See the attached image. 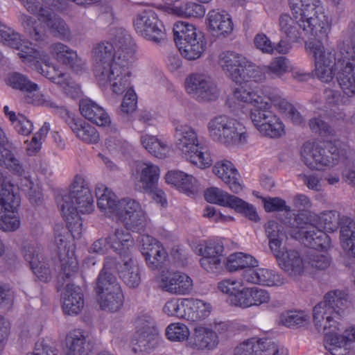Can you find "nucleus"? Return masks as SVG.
<instances>
[{"label": "nucleus", "mask_w": 355, "mask_h": 355, "mask_svg": "<svg viewBox=\"0 0 355 355\" xmlns=\"http://www.w3.org/2000/svg\"><path fill=\"white\" fill-rule=\"evenodd\" d=\"M350 304L349 293L345 290L336 289L327 292L313 309L314 325L319 333L324 334V347L328 350H331V347H342L349 342L347 340L346 331L344 335L334 331Z\"/></svg>", "instance_id": "nucleus-1"}, {"label": "nucleus", "mask_w": 355, "mask_h": 355, "mask_svg": "<svg viewBox=\"0 0 355 355\" xmlns=\"http://www.w3.org/2000/svg\"><path fill=\"white\" fill-rule=\"evenodd\" d=\"M294 19L321 44L328 42V19L320 0H288Z\"/></svg>", "instance_id": "nucleus-2"}, {"label": "nucleus", "mask_w": 355, "mask_h": 355, "mask_svg": "<svg viewBox=\"0 0 355 355\" xmlns=\"http://www.w3.org/2000/svg\"><path fill=\"white\" fill-rule=\"evenodd\" d=\"M93 71L98 83L105 86L111 85L116 94L123 92L129 85V80L122 76V69L114 64V46H95L92 51Z\"/></svg>", "instance_id": "nucleus-3"}, {"label": "nucleus", "mask_w": 355, "mask_h": 355, "mask_svg": "<svg viewBox=\"0 0 355 355\" xmlns=\"http://www.w3.org/2000/svg\"><path fill=\"white\" fill-rule=\"evenodd\" d=\"M174 138L176 147L182 156L192 164L203 169L209 167L213 160L209 149L200 145L196 130L187 124H178Z\"/></svg>", "instance_id": "nucleus-4"}, {"label": "nucleus", "mask_w": 355, "mask_h": 355, "mask_svg": "<svg viewBox=\"0 0 355 355\" xmlns=\"http://www.w3.org/2000/svg\"><path fill=\"white\" fill-rule=\"evenodd\" d=\"M58 206L67 221L78 218V213L89 214L94 210L93 196L83 178L76 176L71 190L62 196Z\"/></svg>", "instance_id": "nucleus-5"}, {"label": "nucleus", "mask_w": 355, "mask_h": 355, "mask_svg": "<svg viewBox=\"0 0 355 355\" xmlns=\"http://www.w3.org/2000/svg\"><path fill=\"white\" fill-rule=\"evenodd\" d=\"M352 152L348 148H338L329 144L327 148L318 144L306 142L301 150L302 159L310 168L321 170L324 166H334L339 162H345L349 159Z\"/></svg>", "instance_id": "nucleus-6"}, {"label": "nucleus", "mask_w": 355, "mask_h": 355, "mask_svg": "<svg viewBox=\"0 0 355 355\" xmlns=\"http://www.w3.org/2000/svg\"><path fill=\"white\" fill-rule=\"evenodd\" d=\"M15 50L24 63L34 66L37 72L54 83L60 85L67 83L68 74L50 62V56L40 46H16Z\"/></svg>", "instance_id": "nucleus-7"}, {"label": "nucleus", "mask_w": 355, "mask_h": 355, "mask_svg": "<svg viewBox=\"0 0 355 355\" xmlns=\"http://www.w3.org/2000/svg\"><path fill=\"white\" fill-rule=\"evenodd\" d=\"M207 129L209 136L227 146L242 145L247 142L244 128L236 119L227 115H218L211 119Z\"/></svg>", "instance_id": "nucleus-8"}, {"label": "nucleus", "mask_w": 355, "mask_h": 355, "mask_svg": "<svg viewBox=\"0 0 355 355\" xmlns=\"http://www.w3.org/2000/svg\"><path fill=\"white\" fill-rule=\"evenodd\" d=\"M68 235L69 230L65 227L58 225L55 228V244L60 258L62 270L58 277V290L64 286L66 280L69 279L78 270V261L73 257V252L69 254V241L67 238Z\"/></svg>", "instance_id": "nucleus-9"}, {"label": "nucleus", "mask_w": 355, "mask_h": 355, "mask_svg": "<svg viewBox=\"0 0 355 355\" xmlns=\"http://www.w3.org/2000/svg\"><path fill=\"white\" fill-rule=\"evenodd\" d=\"M187 92L198 102L216 101L219 96V89L212 78L201 73H193L185 79Z\"/></svg>", "instance_id": "nucleus-10"}, {"label": "nucleus", "mask_w": 355, "mask_h": 355, "mask_svg": "<svg viewBox=\"0 0 355 355\" xmlns=\"http://www.w3.org/2000/svg\"><path fill=\"white\" fill-rule=\"evenodd\" d=\"M114 213L127 230L139 232L146 225V218L139 202L133 199L123 198L118 201Z\"/></svg>", "instance_id": "nucleus-11"}, {"label": "nucleus", "mask_w": 355, "mask_h": 355, "mask_svg": "<svg viewBox=\"0 0 355 355\" xmlns=\"http://www.w3.org/2000/svg\"><path fill=\"white\" fill-rule=\"evenodd\" d=\"M137 331L132 350L135 352H150L158 345L159 333L155 320L144 315L137 321Z\"/></svg>", "instance_id": "nucleus-12"}, {"label": "nucleus", "mask_w": 355, "mask_h": 355, "mask_svg": "<svg viewBox=\"0 0 355 355\" xmlns=\"http://www.w3.org/2000/svg\"><path fill=\"white\" fill-rule=\"evenodd\" d=\"M304 214H297L291 225L298 229L303 243L311 249H327L330 245L328 235L315 225L304 221Z\"/></svg>", "instance_id": "nucleus-13"}, {"label": "nucleus", "mask_w": 355, "mask_h": 355, "mask_svg": "<svg viewBox=\"0 0 355 355\" xmlns=\"http://www.w3.org/2000/svg\"><path fill=\"white\" fill-rule=\"evenodd\" d=\"M22 255L35 277L42 282H49L52 279L50 264L41 253V247L36 243H25Z\"/></svg>", "instance_id": "nucleus-14"}, {"label": "nucleus", "mask_w": 355, "mask_h": 355, "mask_svg": "<svg viewBox=\"0 0 355 355\" xmlns=\"http://www.w3.org/2000/svg\"><path fill=\"white\" fill-rule=\"evenodd\" d=\"M219 64L225 75L236 84L246 83V68L250 63L246 58L234 51L222 52L219 55Z\"/></svg>", "instance_id": "nucleus-15"}, {"label": "nucleus", "mask_w": 355, "mask_h": 355, "mask_svg": "<svg viewBox=\"0 0 355 355\" xmlns=\"http://www.w3.org/2000/svg\"><path fill=\"white\" fill-rule=\"evenodd\" d=\"M157 15L152 9H146L139 13L134 21L136 31L147 40L155 43L162 42L164 33L161 30Z\"/></svg>", "instance_id": "nucleus-16"}, {"label": "nucleus", "mask_w": 355, "mask_h": 355, "mask_svg": "<svg viewBox=\"0 0 355 355\" xmlns=\"http://www.w3.org/2000/svg\"><path fill=\"white\" fill-rule=\"evenodd\" d=\"M206 21L210 35L207 42H222L224 38L232 35L233 24L230 16L225 11L211 10L208 13Z\"/></svg>", "instance_id": "nucleus-17"}, {"label": "nucleus", "mask_w": 355, "mask_h": 355, "mask_svg": "<svg viewBox=\"0 0 355 355\" xmlns=\"http://www.w3.org/2000/svg\"><path fill=\"white\" fill-rule=\"evenodd\" d=\"M159 286L172 295H187L193 290V281L184 272L167 270L162 271Z\"/></svg>", "instance_id": "nucleus-18"}, {"label": "nucleus", "mask_w": 355, "mask_h": 355, "mask_svg": "<svg viewBox=\"0 0 355 355\" xmlns=\"http://www.w3.org/2000/svg\"><path fill=\"white\" fill-rule=\"evenodd\" d=\"M57 110L79 139L87 144H96L98 141L99 134L94 126L81 119H75L64 107H57Z\"/></svg>", "instance_id": "nucleus-19"}, {"label": "nucleus", "mask_w": 355, "mask_h": 355, "mask_svg": "<svg viewBox=\"0 0 355 355\" xmlns=\"http://www.w3.org/2000/svg\"><path fill=\"white\" fill-rule=\"evenodd\" d=\"M263 94L278 110L295 125L304 124V119L300 112L286 99L283 98L276 89L264 87Z\"/></svg>", "instance_id": "nucleus-20"}, {"label": "nucleus", "mask_w": 355, "mask_h": 355, "mask_svg": "<svg viewBox=\"0 0 355 355\" xmlns=\"http://www.w3.org/2000/svg\"><path fill=\"white\" fill-rule=\"evenodd\" d=\"M270 293L258 287L242 288L237 295L232 297V306L248 308L253 306H260L270 301Z\"/></svg>", "instance_id": "nucleus-21"}, {"label": "nucleus", "mask_w": 355, "mask_h": 355, "mask_svg": "<svg viewBox=\"0 0 355 355\" xmlns=\"http://www.w3.org/2000/svg\"><path fill=\"white\" fill-rule=\"evenodd\" d=\"M173 40L175 44H206L207 40L201 31H198L196 27L187 22L177 21L173 28Z\"/></svg>", "instance_id": "nucleus-22"}, {"label": "nucleus", "mask_w": 355, "mask_h": 355, "mask_svg": "<svg viewBox=\"0 0 355 355\" xmlns=\"http://www.w3.org/2000/svg\"><path fill=\"white\" fill-rule=\"evenodd\" d=\"M200 251L202 258L200 262L202 268L210 273L219 272L223 268L221 260L223 246L218 243H209Z\"/></svg>", "instance_id": "nucleus-23"}, {"label": "nucleus", "mask_w": 355, "mask_h": 355, "mask_svg": "<svg viewBox=\"0 0 355 355\" xmlns=\"http://www.w3.org/2000/svg\"><path fill=\"white\" fill-rule=\"evenodd\" d=\"M218 343V336L214 331L200 325L194 328L188 344L193 349L212 350L217 347Z\"/></svg>", "instance_id": "nucleus-24"}, {"label": "nucleus", "mask_w": 355, "mask_h": 355, "mask_svg": "<svg viewBox=\"0 0 355 355\" xmlns=\"http://www.w3.org/2000/svg\"><path fill=\"white\" fill-rule=\"evenodd\" d=\"M0 166H3L19 176L24 173V168L20 160L12 150V144L8 141L4 132L0 128Z\"/></svg>", "instance_id": "nucleus-25"}, {"label": "nucleus", "mask_w": 355, "mask_h": 355, "mask_svg": "<svg viewBox=\"0 0 355 355\" xmlns=\"http://www.w3.org/2000/svg\"><path fill=\"white\" fill-rule=\"evenodd\" d=\"M50 50L53 58L58 62L68 66L73 71L78 73L85 71V62L78 57L76 52L68 46H51Z\"/></svg>", "instance_id": "nucleus-26"}, {"label": "nucleus", "mask_w": 355, "mask_h": 355, "mask_svg": "<svg viewBox=\"0 0 355 355\" xmlns=\"http://www.w3.org/2000/svg\"><path fill=\"white\" fill-rule=\"evenodd\" d=\"M213 173L229 185L232 192L238 193L243 189L239 182L240 175L232 162L226 160L216 162L213 167Z\"/></svg>", "instance_id": "nucleus-27"}, {"label": "nucleus", "mask_w": 355, "mask_h": 355, "mask_svg": "<svg viewBox=\"0 0 355 355\" xmlns=\"http://www.w3.org/2000/svg\"><path fill=\"white\" fill-rule=\"evenodd\" d=\"M279 257H276L279 266L288 275L291 277H297L301 275L304 272L305 263L300 257L299 252L295 250H280Z\"/></svg>", "instance_id": "nucleus-28"}, {"label": "nucleus", "mask_w": 355, "mask_h": 355, "mask_svg": "<svg viewBox=\"0 0 355 355\" xmlns=\"http://www.w3.org/2000/svg\"><path fill=\"white\" fill-rule=\"evenodd\" d=\"M62 309L68 315H77L84 306L82 290L79 286L67 283L62 294Z\"/></svg>", "instance_id": "nucleus-29"}, {"label": "nucleus", "mask_w": 355, "mask_h": 355, "mask_svg": "<svg viewBox=\"0 0 355 355\" xmlns=\"http://www.w3.org/2000/svg\"><path fill=\"white\" fill-rule=\"evenodd\" d=\"M139 179L136 187L139 190L152 192L156 189L159 176V168L157 166L150 163H143L137 170Z\"/></svg>", "instance_id": "nucleus-30"}, {"label": "nucleus", "mask_w": 355, "mask_h": 355, "mask_svg": "<svg viewBox=\"0 0 355 355\" xmlns=\"http://www.w3.org/2000/svg\"><path fill=\"white\" fill-rule=\"evenodd\" d=\"M110 248L119 254L121 257L132 256L131 250L134 248V240L131 234L123 229H116L108 236Z\"/></svg>", "instance_id": "nucleus-31"}, {"label": "nucleus", "mask_w": 355, "mask_h": 355, "mask_svg": "<svg viewBox=\"0 0 355 355\" xmlns=\"http://www.w3.org/2000/svg\"><path fill=\"white\" fill-rule=\"evenodd\" d=\"M19 197L13 191V184L6 172L0 170V206L1 209L12 210L19 205Z\"/></svg>", "instance_id": "nucleus-32"}, {"label": "nucleus", "mask_w": 355, "mask_h": 355, "mask_svg": "<svg viewBox=\"0 0 355 355\" xmlns=\"http://www.w3.org/2000/svg\"><path fill=\"white\" fill-rule=\"evenodd\" d=\"M81 114L89 121L98 126H105L110 123V119L103 107L89 99L80 101Z\"/></svg>", "instance_id": "nucleus-33"}, {"label": "nucleus", "mask_w": 355, "mask_h": 355, "mask_svg": "<svg viewBox=\"0 0 355 355\" xmlns=\"http://www.w3.org/2000/svg\"><path fill=\"white\" fill-rule=\"evenodd\" d=\"M37 14H38L42 21L46 23L54 36L64 41H69V31L63 19L53 13H51L48 10L42 8L40 6V10Z\"/></svg>", "instance_id": "nucleus-34"}, {"label": "nucleus", "mask_w": 355, "mask_h": 355, "mask_svg": "<svg viewBox=\"0 0 355 355\" xmlns=\"http://www.w3.org/2000/svg\"><path fill=\"white\" fill-rule=\"evenodd\" d=\"M337 74V80L340 88L348 96H355V66L349 60L341 62Z\"/></svg>", "instance_id": "nucleus-35"}, {"label": "nucleus", "mask_w": 355, "mask_h": 355, "mask_svg": "<svg viewBox=\"0 0 355 355\" xmlns=\"http://www.w3.org/2000/svg\"><path fill=\"white\" fill-rule=\"evenodd\" d=\"M306 52L312 55L315 60V64L318 63H336L340 64L343 62L344 56L339 53H336L332 46H306Z\"/></svg>", "instance_id": "nucleus-36"}, {"label": "nucleus", "mask_w": 355, "mask_h": 355, "mask_svg": "<svg viewBox=\"0 0 355 355\" xmlns=\"http://www.w3.org/2000/svg\"><path fill=\"white\" fill-rule=\"evenodd\" d=\"M340 237L343 248L349 254L355 257V223L347 216L340 218Z\"/></svg>", "instance_id": "nucleus-37"}, {"label": "nucleus", "mask_w": 355, "mask_h": 355, "mask_svg": "<svg viewBox=\"0 0 355 355\" xmlns=\"http://www.w3.org/2000/svg\"><path fill=\"white\" fill-rule=\"evenodd\" d=\"M65 345V355H87L90 351L86 338L80 330H73L67 334Z\"/></svg>", "instance_id": "nucleus-38"}, {"label": "nucleus", "mask_w": 355, "mask_h": 355, "mask_svg": "<svg viewBox=\"0 0 355 355\" xmlns=\"http://www.w3.org/2000/svg\"><path fill=\"white\" fill-rule=\"evenodd\" d=\"M123 266L119 270V277L129 288H135L141 283V274L139 266L134 263L132 256L122 259Z\"/></svg>", "instance_id": "nucleus-39"}, {"label": "nucleus", "mask_w": 355, "mask_h": 355, "mask_svg": "<svg viewBox=\"0 0 355 355\" xmlns=\"http://www.w3.org/2000/svg\"><path fill=\"white\" fill-rule=\"evenodd\" d=\"M165 179L168 184L174 185L179 190L188 194H193L197 191L196 179L182 171H169L166 173Z\"/></svg>", "instance_id": "nucleus-40"}, {"label": "nucleus", "mask_w": 355, "mask_h": 355, "mask_svg": "<svg viewBox=\"0 0 355 355\" xmlns=\"http://www.w3.org/2000/svg\"><path fill=\"white\" fill-rule=\"evenodd\" d=\"M137 60L136 51L133 46H114V64H117L122 69V76L128 79L130 71H128V66Z\"/></svg>", "instance_id": "nucleus-41"}, {"label": "nucleus", "mask_w": 355, "mask_h": 355, "mask_svg": "<svg viewBox=\"0 0 355 355\" xmlns=\"http://www.w3.org/2000/svg\"><path fill=\"white\" fill-rule=\"evenodd\" d=\"M211 311L209 303L198 299H187L186 320L197 322L207 318Z\"/></svg>", "instance_id": "nucleus-42"}, {"label": "nucleus", "mask_w": 355, "mask_h": 355, "mask_svg": "<svg viewBox=\"0 0 355 355\" xmlns=\"http://www.w3.org/2000/svg\"><path fill=\"white\" fill-rule=\"evenodd\" d=\"M19 20L24 28V33L33 40L38 42H44L46 33L44 27L31 16L21 14Z\"/></svg>", "instance_id": "nucleus-43"}, {"label": "nucleus", "mask_w": 355, "mask_h": 355, "mask_svg": "<svg viewBox=\"0 0 355 355\" xmlns=\"http://www.w3.org/2000/svg\"><path fill=\"white\" fill-rule=\"evenodd\" d=\"M266 234L269 240V246L275 257H279L282 249V240L284 237L282 226L274 220H270L266 225Z\"/></svg>", "instance_id": "nucleus-44"}, {"label": "nucleus", "mask_w": 355, "mask_h": 355, "mask_svg": "<svg viewBox=\"0 0 355 355\" xmlns=\"http://www.w3.org/2000/svg\"><path fill=\"white\" fill-rule=\"evenodd\" d=\"M98 207L111 214H114L118 207L116 195L105 186L101 184L96 188Z\"/></svg>", "instance_id": "nucleus-45"}, {"label": "nucleus", "mask_w": 355, "mask_h": 355, "mask_svg": "<svg viewBox=\"0 0 355 355\" xmlns=\"http://www.w3.org/2000/svg\"><path fill=\"white\" fill-rule=\"evenodd\" d=\"M140 141L144 148L156 157L164 158L169 153V146L155 136L148 134L142 135Z\"/></svg>", "instance_id": "nucleus-46"}, {"label": "nucleus", "mask_w": 355, "mask_h": 355, "mask_svg": "<svg viewBox=\"0 0 355 355\" xmlns=\"http://www.w3.org/2000/svg\"><path fill=\"white\" fill-rule=\"evenodd\" d=\"M258 261L251 255L243 252L230 254L226 261V268L230 272L245 270L247 267H256Z\"/></svg>", "instance_id": "nucleus-47"}, {"label": "nucleus", "mask_w": 355, "mask_h": 355, "mask_svg": "<svg viewBox=\"0 0 355 355\" xmlns=\"http://www.w3.org/2000/svg\"><path fill=\"white\" fill-rule=\"evenodd\" d=\"M205 198L210 203L217 204L231 208L232 207L234 202H240L238 197L230 195L217 187H211L207 189L205 191Z\"/></svg>", "instance_id": "nucleus-48"}, {"label": "nucleus", "mask_w": 355, "mask_h": 355, "mask_svg": "<svg viewBox=\"0 0 355 355\" xmlns=\"http://www.w3.org/2000/svg\"><path fill=\"white\" fill-rule=\"evenodd\" d=\"M98 295L121 290V286L116 277L112 273L100 272L96 281L94 288Z\"/></svg>", "instance_id": "nucleus-49"}, {"label": "nucleus", "mask_w": 355, "mask_h": 355, "mask_svg": "<svg viewBox=\"0 0 355 355\" xmlns=\"http://www.w3.org/2000/svg\"><path fill=\"white\" fill-rule=\"evenodd\" d=\"M98 296L100 306L104 311L116 312L123 306V295L121 289Z\"/></svg>", "instance_id": "nucleus-50"}, {"label": "nucleus", "mask_w": 355, "mask_h": 355, "mask_svg": "<svg viewBox=\"0 0 355 355\" xmlns=\"http://www.w3.org/2000/svg\"><path fill=\"white\" fill-rule=\"evenodd\" d=\"M262 94L263 95V100L266 98L268 100L263 93ZM253 106L254 107L251 109L250 112V119L259 130V128H261V125L268 121L269 117H271L270 115H273L274 113L268 110V103L266 101H263V104L253 105Z\"/></svg>", "instance_id": "nucleus-51"}, {"label": "nucleus", "mask_w": 355, "mask_h": 355, "mask_svg": "<svg viewBox=\"0 0 355 355\" xmlns=\"http://www.w3.org/2000/svg\"><path fill=\"white\" fill-rule=\"evenodd\" d=\"M280 323L289 328H297L307 324L309 317L300 311H287L279 317Z\"/></svg>", "instance_id": "nucleus-52"}, {"label": "nucleus", "mask_w": 355, "mask_h": 355, "mask_svg": "<svg viewBox=\"0 0 355 355\" xmlns=\"http://www.w3.org/2000/svg\"><path fill=\"white\" fill-rule=\"evenodd\" d=\"M264 339L255 338L247 340L239 345L234 350V355H263L261 354Z\"/></svg>", "instance_id": "nucleus-53"}, {"label": "nucleus", "mask_w": 355, "mask_h": 355, "mask_svg": "<svg viewBox=\"0 0 355 355\" xmlns=\"http://www.w3.org/2000/svg\"><path fill=\"white\" fill-rule=\"evenodd\" d=\"M168 12L182 17L198 18L204 16L205 9L200 4L187 2L178 6H175L173 10H168Z\"/></svg>", "instance_id": "nucleus-54"}, {"label": "nucleus", "mask_w": 355, "mask_h": 355, "mask_svg": "<svg viewBox=\"0 0 355 355\" xmlns=\"http://www.w3.org/2000/svg\"><path fill=\"white\" fill-rule=\"evenodd\" d=\"M269 120L265 122L259 131L263 135L270 138H277L284 134V126L281 120L274 114L270 115Z\"/></svg>", "instance_id": "nucleus-55"}, {"label": "nucleus", "mask_w": 355, "mask_h": 355, "mask_svg": "<svg viewBox=\"0 0 355 355\" xmlns=\"http://www.w3.org/2000/svg\"><path fill=\"white\" fill-rule=\"evenodd\" d=\"M6 83L12 87L21 91L31 92L38 89L36 83L31 82L23 74L17 72L8 75Z\"/></svg>", "instance_id": "nucleus-56"}, {"label": "nucleus", "mask_w": 355, "mask_h": 355, "mask_svg": "<svg viewBox=\"0 0 355 355\" xmlns=\"http://www.w3.org/2000/svg\"><path fill=\"white\" fill-rule=\"evenodd\" d=\"M151 270H159L168 261V254L162 245L154 247L145 259Z\"/></svg>", "instance_id": "nucleus-57"}, {"label": "nucleus", "mask_w": 355, "mask_h": 355, "mask_svg": "<svg viewBox=\"0 0 355 355\" xmlns=\"http://www.w3.org/2000/svg\"><path fill=\"white\" fill-rule=\"evenodd\" d=\"M189 330L187 325L180 322L171 323L165 330V335L167 339L172 342L187 340L189 338Z\"/></svg>", "instance_id": "nucleus-58"}, {"label": "nucleus", "mask_w": 355, "mask_h": 355, "mask_svg": "<svg viewBox=\"0 0 355 355\" xmlns=\"http://www.w3.org/2000/svg\"><path fill=\"white\" fill-rule=\"evenodd\" d=\"M233 95L236 100L243 103L256 105L263 103V96L245 88L243 86H241V85L234 89Z\"/></svg>", "instance_id": "nucleus-59"}, {"label": "nucleus", "mask_w": 355, "mask_h": 355, "mask_svg": "<svg viewBox=\"0 0 355 355\" xmlns=\"http://www.w3.org/2000/svg\"><path fill=\"white\" fill-rule=\"evenodd\" d=\"M163 311L169 316L186 319L187 300L180 302L175 299L169 300L165 304Z\"/></svg>", "instance_id": "nucleus-60"}, {"label": "nucleus", "mask_w": 355, "mask_h": 355, "mask_svg": "<svg viewBox=\"0 0 355 355\" xmlns=\"http://www.w3.org/2000/svg\"><path fill=\"white\" fill-rule=\"evenodd\" d=\"M318 249H311L307 253L308 263L314 268L324 270L330 264V259L326 253L318 251Z\"/></svg>", "instance_id": "nucleus-61"}, {"label": "nucleus", "mask_w": 355, "mask_h": 355, "mask_svg": "<svg viewBox=\"0 0 355 355\" xmlns=\"http://www.w3.org/2000/svg\"><path fill=\"white\" fill-rule=\"evenodd\" d=\"M319 220L327 231L334 232L340 225V214L334 210L324 211L320 214Z\"/></svg>", "instance_id": "nucleus-62"}, {"label": "nucleus", "mask_w": 355, "mask_h": 355, "mask_svg": "<svg viewBox=\"0 0 355 355\" xmlns=\"http://www.w3.org/2000/svg\"><path fill=\"white\" fill-rule=\"evenodd\" d=\"M258 277L257 284L272 286L284 284V279L279 275L266 268H259Z\"/></svg>", "instance_id": "nucleus-63"}, {"label": "nucleus", "mask_w": 355, "mask_h": 355, "mask_svg": "<svg viewBox=\"0 0 355 355\" xmlns=\"http://www.w3.org/2000/svg\"><path fill=\"white\" fill-rule=\"evenodd\" d=\"M288 66L289 60L286 57H277L266 67V72L274 77L279 78L287 71Z\"/></svg>", "instance_id": "nucleus-64"}]
</instances>
